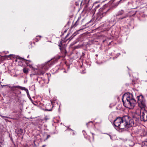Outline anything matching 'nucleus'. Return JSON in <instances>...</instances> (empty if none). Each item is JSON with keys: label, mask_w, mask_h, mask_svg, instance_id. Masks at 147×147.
Returning <instances> with one entry per match:
<instances>
[{"label": "nucleus", "mask_w": 147, "mask_h": 147, "mask_svg": "<svg viewBox=\"0 0 147 147\" xmlns=\"http://www.w3.org/2000/svg\"><path fill=\"white\" fill-rule=\"evenodd\" d=\"M74 36L72 38H71V39H72V38L74 37Z\"/></svg>", "instance_id": "obj_34"}, {"label": "nucleus", "mask_w": 147, "mask_h": 147, "mask_svg": "<svg viewBox=\"0 0 147 147\" xmlns=\"http://www.w3.org/2000/svg\"><path fill=\"white\" fill-rule=\"evenodd\" d=\"M59 46L60 47V49L61 50V45H59Z\"/></svg>", "instance_id": "obj_20"}, {"label": "nucleus", "mask_w": 147, "mask_h": 147, "mask_svg": "<svg viewBox=\"0 0 147 147\" xmlns=\"http://www.w3.org/2000/svg\"><path fill=\"white\" fill-rule=\"evenodd\" d=\"M100 6V5H97L96 6V7H95V8L96 9H97L98 8V7H99Z\"/></svg>", "instance_id": "obj_17"}, {"label": "nucleus", "mask_w": 147, "mask_h": 147, "mask_svg": "<svg viewBox=\"0 0 147 147\" xmlns=\"http://www.w3.org/2000/svg\"><path fill=\"white\" fill-rule=\"evenodd\" d=\"M142 147H147V139L142 142Z\"/></svg>", "instance_id": "obj_9"}, {"label": "nucleus", "mask_w": 147, "mask_h": 147, "mask_svg": "<svg viewBox=\"0 0 147 147\" xmlns=\"http://www.w3.org/2000/svg\"><path fill=\"white\" fill-rule=\"evenodd\" d=\"M51 137L50 135H48L47 136V138L46 139V140H47L50 137Z\"/></svg>", "instance_id": "obj_16"}, {"label": "nucleus", "mask_w": 147, "mask_h": 147, "mask_svg": "<svg viewBox=\"0 0 147 147\" xmlns=\"http://www.w3.org/2000/svg\"><path fill=\"white\" fill-rule=\"evenodd\" d=\"M140 118L142 121H147V111L145 109L141 110Z\"/></svg>", "instance_id": "obj_5"}, {"label": "nucleus", "mask_w": 147, "mask_h": 147, "mask_svg": "<svg viewBox=\"0 0 147 147\" xmlns=\"http://www.w3.org/2000/svg\"><path fill=\"white\" fill-rule=\"evenodd\" d=\"M138 106L141 110L145 109L146 107V101L144 97L142 95H140L137 97Z\"/></svg>", "instance_id": "obj_3"}, {"label": "nucleus", "mask_w": 147, "mask_h": 147, "mask_svg": "<svg viewBox=\"0 0 147 147\" xmlns=\"http://www.w3.org/2000/svg\"><path fill=\"white\" fill-rule=\"evenodd\" d=\"M41 104H43V105L45 106V111H52L53 106L51 102L50 104L47 103L46 104L44 102V103H42Z\"/></svg>", "instance_id": "obj_7"}, {"label": "nucleus", "mask_w": 147, "mask_h": 147, "mask_svg": "<svg viewBox=\"0 0 147 147\" xmlns=\"http://www.w3.org/2000/svg\"><path fill=\"white\" fill-rule=\"evenodd\" d=\"M78 20H77V21H76V23L77 22H78Z\"/></svg>", "instance_id": "obj_29"}, {"label": "nucleus", "mask_w": 147, "mask_h": 147, "mask_svg": "<svg viewBox=\"0 0 147 147\" xmlns=\"http://www.w3.org/2000/svg\"><path fill=\"white\" fill-rule=\"evenodd\" d=\"M64 72H65V71H64Z\"/></svg>", "instance_id": "obj_35"}, {"label": "nucleus", "mask_w": 147, "mask_h": 147, "mask_svg": "<svg viewBox=\"0 0 147 147\" xmlns=\"http://www.w3.org/2000/svg\"><path fill=\"white\" fill-rule=\"evenodd\" d=\"M1 86L2 88H3L4 87H9V86L8 85H1Z\"/></svg>", "instance_id": "obj_15"}, {"label": "nucleus", "mask_w": 147, "mask_h": 147, "mask_svg": "<svg viewBox=\"0 0 147 147\" xmlns=\"http://www.w3.org/2000/svg\"><path fill=\"white\" fill-rule=\"evenodd\" d=\"M65 53H66L67 52H66V50H65Z\"/></svg>", "instance_id": "obj_31"}, {"label": "nucleus", "mask_w": 147, "mask_h": 147, "mask_svg": "<svg viewBox=\"0 0 147 147\" xmlns=\"http://www.w3.org/2000/svg\"><path fill=\"white\" fill-rule=\"evenodd\" d=\"M9 55L8 56V57H9V56H11V55Z\"/></svg>", "instance_id": "obj_27"}, {"label": "nucleus", "mask_w": 147, "mask_h": 147, "mask_svg": "<svg viewBox=\"0 0 147 147\" xmlns=\"http://www.w3.org/2000/svg\"><path fill=\"white\" fill-rule=\"evenodd\" d=\"M91 134H92V136H93V138H94V134H93V133H91Z\"/></svg>", "instance_id": "obj_21"}, {"label": "nucleus", "mask_w": 147, "mask_h": 147, "mask_svg": "<svg viewBox=\"0 0 147 147\" xmlns=\"http://www.w3.org/2000/svg\"><path fill=\"white\" fill-rule=\"evenodd\" d=\"M38 123L40 125H42L44 122V119H39L38 120Z\"/></svg>", "instance_id": "obj_10"}, {"label": "nucleus", "mask_w": 147, "mask_h": 147, "mask_svg": "<svg viewBox=\"0 0 147 147\" xmlns=\"http://www.w3.org/2000/svg\"><path fill=\"white\" fill-rule=\"evenodd\" d=\"M73 133L72 135H74L75 134V133L73 131Z\"/></svg>", "instance_id": "obj_23"}, {"label": "nucleus", "mask_w": 147, "mask_h": 147, "mask_svg": "<svg viewBox=\"0 0 147 147\" xmlns=\"http://www.w3.org/2000/svg\"><path fill=\"white\" fill-rule=\"evenodd\" d=\"M84 53H82V56H84Z\"/></svg>", "instance_id": "obj_24"}, {"label": "nucleus", "mask_w": 147, "mask_h": 147, "mask_svg": "<svg viewBox=\"0 0 147 147\" xmlns=\"http://www.w3.org/2000/svg\"><path fill=\"white\" fill-rule=\"evenodd\" d=\"M22 58L21 57H20L19 58V59H22Z\"/></svg>", "instance_id": "obj_25"}, {"label": "nucleus", "mask_w": 147, "mask_h": 147, "mask_svg": "<svg viewBox=\"0 0 147 147\" xmlns=\"http://www.w3.org/2000/svg\"><path fill=\"white\" fill-rule=\"evenodd\" d=\"M45 146V145H43L42 146L44 147Z\"/></svg>", "instance_id": "obj_30"}, {"label": "nucleus", "mask_w": 147, "mask_h": 147, "mask_svg": "<svg viewBox=\"0 0 147 147\" xmlns=\"http://www.w3.org/2000/svg\"><path fill=\"white\" fill-rule=\"evenodd\" d=\"M49 119V118L47 117V116L45 117L43 119H44V121H45V122H46Z\"/></svg>", "instance_id": "obj_14"}, {"label": "nucleus", "mask_w": 147, "mask_h": 147, "mask_svg": "<svg viewBox=\"0 0 147 147\" xmlns=\"http://www.w3.org/2000/svg\"><path fill=\"white\" fill-rule=\"evenodd\" d=\"M51 63L50 62H48L46 63L45 65L42 67V70H43L42 72L41 73L42 74H44L45 72H44L43 70L46 71L51 67Z\"/></svg>", "instance_id": "obj_8"}, {"label": "nucleus", "mask_w": 147, "mask_h": 147, "mask_svg": "<svg viewBox=\"0 0 147 147\" xmlns=\"http://www.w3.org/2000/svg\"><path fill=\"white\" fill-rule=\"evenodd\" d=\"M133 119L129 115H125L122 117H118L114 121L115 127L119 129H124L132 126L134 124Z\"/></svg>", "instance_id": "obj_1"}, {"label": "nucleus", "mask_w": 147, "mask_h": 147, "mask_svg": "<svg viewBox=\"0 0 147 147\" xmlns=\"http://www.w3.org/2000/svg\"><path fill=\"white\" fill-rule=\"evenodd\" d=\"M23 72L25 73H27L28 72V69L26 68H24L23 69Z\"/></svg>", "instance_id": "obj_11"}, {"label": "nucleus", "mask_w": 147, "mask_h": 147, "mask_svg": "<svg viewBox=\"0 0 147 147\" xmlns=\"http://www.w3.org/2000/svg\"><path fill=\"white\" fill-rule=\"evenodd\" d=\"M1 116L2 117V118H4V117H5V118H8L9 117H6V116H1Z\"/></svg>", "instance_id": "obj_19"}, {"label": "nucleus", "mask_w": 147, "mask_h": 147, "mask_svg": "<svg viewBox=\"0 0 147 147\" xmlns=\"http://www.w3.org/2000/svg\"><path fill=\"white\" fill-rule=\"evenodd\" d=\"M122 101L123 105L129 109H133L135 106L136 101L130 94H125L122 96Z\"/></svg>", "instance_id": "obj_2"}, {"label": "nucleus", "mask_w": 147, "mask_h": 147, "mask_svg": "<svg viewBox=\"0 0 147 147\" xmlns=\"http://www.w3.org/2000/svg\"><path fill=\"white\" fill-rule=\"evenodd\" d=\"M69 35V34H67V36H66V37H67V36H68V35Z\"/></svg>", "instance_id": "obj_26"}, {"label": "nucleus", "mask_w": 147, "mask_h": 147, "mask_svg": "<svg viewBox=\"0 0 147 147\" xmlns=\"http://www.w3.org/2000/svg\"><path fill=\"white\" fill-rule=\"evenodd\" d=\"M90 122H91V123H93V122L92 121H90V122L87 123L86 124V125H87V127H88V124L89 123H90Z\"/></svg>", "instance_id": "obj_18"}, {"label": "nucleus", "mask_w": 147, "mask_h": 147, "mask_svg": "<svg viewBox=\"0 0 147 147\" xmlns=\"http://www.w3.org/2000/svg\"><path fill=\"white\" fill-rule=\"evenodd\" d=\"M39 36V37H41V36Z\"/></svg>", "instance_id": "obj_33"}, {"label": "nucleus", "mask_w": 147, "mask_h": 147, "mask_svg": "<svg viewBox=\"0 0 147 147\" xmlns=\"http://www.w3.org/2000/svg\"><path fill=\"white\" fill-rule=\"evenodd\" d=\"M123 13V11L121 10V11H119L118 13L117 14V16L120 15L122 14Z\"/></svg>", "instance_id": "obj_12"}, {"label": "nucleus", "mask_w": 147, "mask_h": 147, "mask_svg": "<svg viewBox=\"0 0 147 147\" xmlns=\"http://www.w3.org/2000/svg\"><path fill=\"white\" fill-rule=\"evenodd\" d=\"M17 61V59H16V60H15V61H16H16Z\"/></svg>", "instance_id": "obj_28"}, {"label": "nucleus", "mask_w": 147, "mask_h": 147, "mask_svg": "<svg viewBox=\"0 0 147 147\" xmlns=\"http://www.w3.org/2000/svg\"><path fill=\"white\" fill-rule=\"evenodd\" d=\"M1 72H0V75H1Z\"/></svg>", "instance_id": "obj_32"}, {"label": "nucleus", "mask_w": 147, "mask_h": 147, "mask_svg": "<svg viewBox=\"0 0 147 147\" xmlns=\"http://www.w3.org/2000/svg\"><path fill=\"white\" fill-rule=\"evenodd\" d=\"M108 10H105L104 8H102L99 9V11L98 14V17L99 19L102 18L104 16H105Z\"/></svg>", "instance_id": "obj_6"}, {"label": "nucleus", "mask_w": 147, "mask_h": 147, "mask_svg": "<svg viewBox=\"0 0 147 147\" xmlns=\"http://www.w3.org/2000/svg\"><path fill=\"white\" fill-rule=\"evenodd\" d=\"M126 18V17L125 16H124L122 18H121V19H123V18Z\"/></svg>", "instance_id": "obj_22"}, {"label": "nucleus", "mask_w": 147, "mask_h": 147, "mask_svg": "<svg viewBox=\"0 0 147 147\" xmlns=\"http://www.w3.org/2000/svg\"><path fill=\"white\" fill-rule=\"evenodd\" d=\"M9 88H11V91L14 92H16L17 91V88H20L21 90H25L28 96H30L28 90L25 87H21L19 86H14L12 87L9 86Z\"/></svg>", "instance_id": "obj_4"}, {"label": "nucleus", "mask_w": 147, "mask_h": 147, "mask_svg": "<svg viewBox=\"0 0 147 147\" xmlns=\"http://www.w3.org/2000/svg\"><path fill=\"white\" fill-rule=\"evenodd\" d=\"M128 145L129 146H132L133 144V142H132L129 141L128 142Z\"/></svg>", "instance_id": "obj_13"}]
</instances>
